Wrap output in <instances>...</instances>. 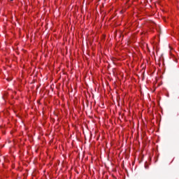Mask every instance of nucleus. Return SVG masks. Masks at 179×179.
Returning <instances> with one entry per match:
<instances>
[{"label": "nucleus", "mask_w": 179, "mask_h": 179, "mask_svg": "<svg viewBox=\"0 0 179 179\" xmlns=\"http://www.w3.org/2000/svg\"><path fill=\"white\" fill-rule=\"evenodd\" d=\"M10 1H13V0H10Z\"/></svg>", "instance_id": "nucleus-1"}]
</instances>
